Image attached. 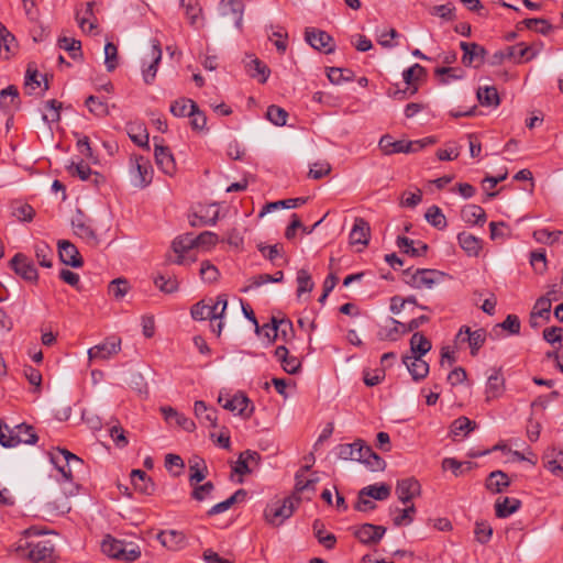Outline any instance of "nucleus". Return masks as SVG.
I'll return each instance as SVG.
<instances>
[{
	"label": "nucleus",
	"instance_id": "f257e3e1",
	"mask_svg": "<svg viewBox=\"0 0 563 563\" xmlns=\"http://www.w3.org/2000/svg\"><path fill=\"white\" fill-rule=\"evenodd\" d=\"M44 531L36 527H31L23 531V537L16 542V552L21 556L27 558L33 563H54L55 547L49 540L30 541L33 536H41Z\"/></svg>",
	"mask_w": 563,
	"mask_h": 563
},
{
	"label": "nucleus",
	"instance_id": "f03ea898",
	"mask_svg": "<svg viewBox=\"0 0 563 563\" xmlns=\"http://www.w3.org/2000/svg\"><path fill=\"white\" fill-rule=\"evenodd\" d=\"M51 461L64 478V493L66 495H75L78 490V485L75 481L77 474L84 467L82 460L65 449H58L52 453Z\"/></svg>",
	"mask_w": 563,
	"mask_h": 563
},
{
	"label": "nucleus",
	"instance_id": "7ed1b4c3",
	"mask_svg": "<svg viewBox=\"0 0 563 563\" xmlns=\"http://www.w3.org/2000/svg\"><path fill=\"white\" fill-rule=\"evenodd\" d=\"M300 499V496L294 495L283 500L269 503L264 510L265 521L273 527H279L286 519L292 516Z\"/></svg>",
	"mask_w": 563,
	"mask_h": 563
},
{
	"label": "nucleus",
	"instance_id": "20e7f679",
	"mask_svg": "<svg viewBox=\"0 0 563 563\" xmlns=\"http://www.w3.org/2000/svg\"><path fill=\"white\" fill-rule=\"evenodd\" d=\"M404 282L416 289H431L435 285L440 284L445 274L437 269L417 268L412 271L407 268L402 273Z\"/></svg>",
	"mask_w": 563,
	"mask_h": 563
},
{
	"label": "nucleus",
	"instance_id": "39448f33",
	"mask_svg": "<svg viewBox=\"0 0 563 563\" xmlns=\"http://www.w3.org/2000/svg\"><path fill=\"white\" fill-rule=\"evenodd\" d=\"M102 552L109 558L121 561H135L141 556L139 545L117 540L111 536H107L101 543Z\"/></svg>",
	"mask_w": 563,
	"mask_h": 563
},
{
	"label": "nucleus",
	"instance_id": "423d86ee",
	"mask_svg": "<svg viewBox=\"0 0 563 563\" xmlns=\"http://www.w3.org/2000/svg\"><path fill=\"white\" fill-rule=\"evenodd\" d=\"M228 306L225 295H219L214 302L205 303L203 301L196 303L191 309V317L195 320H217L222 319Z\"/></svg>",
	"mask_w": 563,
	"mask_h": 563
},
{
	"label": "nucleus",
	"instance_id": "0eeeda50",
	"mask_svg": "<svg viewBox=\"0 0 563 563\" xmlns=\"http://www.w3.org/2000/svg\"><path fill=\"white\" fill-rule=\"evenodd\" d=\"M131 176L135 187L144 188L153 177V168L150 161L143 156H133L131 158Z\"/></svg>",
	"mask_w": 563,
	"mask_h": 563
},
{
	"label": "nucleus",
	"instance_id": "6e6552de",
	"mask_svg": "<svg viewBox=\"0 0 563 563\" xmlns=\"http://www.w3.org/2000/svg\"><path fill=\"white\" fill-rule=\"evenodd\" d=\"M162 59V48L158 41H154L148 55L143 59L142 75L145 84L150 85L154 81L158 64Z\"/></svg>",
	"mask_w": 563,
	"mask_h": 563
},
{
	"label": "nucleus",
	"instance_id": "1a4fd4ad",
	"mask_svg": "<svg viewBox=\"0 0 563 563\" xmlns=\"http://www.w3.org/2000/svg\"><path fill=\"white\" fill-rule=\"evenodd\" d=\"M354 537L363 544L375 545L384 537L386 528L373 523H363L353 528Z\"/></svg>",
	"mask_w": 563,
	"mask_h": 563
},
{
	"label": "nucleus",
	"instance_id": "9d476101",
	"mask_svg": "<svg viewBox=\"0 0 563 563\" xmlns=\"http://www.w3.org/2000/svg\"><path fill=\"white\" fill-rule=\"evenodd\" d=\"M121 350V340L110 338L88 350L89 361H104L117 355Z\"/></svg>",
	"mask_w": 563,
	"mask_h": 563
},
{
	"label": "nucleus",
	"instance_id": "9b49d317",
	"mask_svg": "<svg viewBox=\"0 0 563 563\" xmlns=\"http://www.w3.org/2000/svg\"><path fill=\"white\" fill-rule=\"evenodd\" d=\"M486 341V331L477 329L472 331L470 327L463 325L456 334L457 343H467L471 349V354L476 355L478 350Z\"/></svg>",
	"mask_w": 563,
	"mask_h": 563
},
{
	"label": "nucleus",
	"instance_id": "f8f14e48",
	"mask_svg": "<svg viewBox=\"0 0 563 563\" xmlns=\"http://www.w3.org/2000/svg\"><path fill=\"white\" fill-rule=\"evenodd\" d=\"M305 38L314 49L325 54L334 51L333 38L324 31L308 27L305 32Z\"/></svg>",
	"mask_w": 563,
	"mask_h": 563
},
{
	"label": "nucleus",
	"instance_id": "ddd939ff",
	"mask_svg": "<svg viewBox=\"0 0 563 563\" xmlns=\"http://www.w3.org/2000/svg\"><path fill=\"white\" fill-rule=\"evenodd\" d=\"M218 402L224 409L236 412L244 418H249L253 412V408L247 410L250 399L243 394H235L230 398H225L222 394H220L218 397Z\"/></svg>",
	"mask_w": 563,
	"mask_h": 563
},
{
	"label": "nucleus",
	"instance_id": "4468645a",
	"mask_svg": "<svg viewBox=\"0 0 563 563\" xmlns=\"http://www.w3.org/2000/svg\"><path fill=\"white\" fill-rule=\"evenodd\" d=\"M462 63L467 67L478 68L485 60L486 51L477 43L461 42Z\"/></svg>",
	"mask_w": 563,
	"mask_h": 563
},
{
	"label": "nucleus",
	"instance_id": "2eb2a0df",
	"mask_svg": "<svg viewBox=\"0 0 563 563\" xmlns=\"http://www.w3.org/2000/svg\"><path fill=\"white\" fill-rule=\"evenodd\" d=\"M10 266L15 272V274L21 276L23 279L27 282L37 280V271L33 262L24 254H15L10 261Z\"/></svg>",
	"mask_w": 563,
	"mask_h": 563
},
{
	"label": "nucleus",
	"instance_id": "dca6fc26",
	"mask_svg": "<svg viewBox=\"0 0 563 563\" xmlns=\"http://www.w3.org/2000/svg\"><path fill=\"white\" fill-rule=\"evenodd\" d=\"M505 393V378L500 368H493L485 385V400L490 402Z\"/></svg>",
	"mask_w": 563,
	"mask_h": 563
},
{
	"label": "nucleus",
	"instance_id": "f3484780",
	"mask_svg": "<svg viewBox=\"0 0 563 563\" xmlns=\"http://www.w3.org/2000/svg\"><path fill=\"white\" fill-rule=\"evenodd\" d=\"M395 494L397 495L399 501H401L404 505H407L415 497L421 494V485L413 477L399 479L396 484Z\"/></svg>",
	"mask_w": 563,
	"mask_h": 563
},
{
	"label": "nucleus",
	"instance_id": "a211bd4d",
	"mask_svg": "<svg viewBox=\"0 0 563 563\" xmlns=\"http://www.w3.org/2000/svg\"><path fill=\"white\" fill-rule=\"evenodd\" d=\"M389 321L393 324V328L386 331L385 336L389 340H396L398 334L412 332L423 323H427L429 321V317L420 316L410 320L408 323H402L394 318H390Z\"/></svg>",
	"mask_w": 563,
	"mask_h": 563
},
{
	"label": "nucleus",
	"instance_id": "6ab92c4d",
	"mask_svg": "<svg viewBox=\"0 0 563 563\" xmlns=\"http://www.w3.org/2000/svg\"><path fill=\"white\" fill-rule=\"evenodd\" d=\"M379 148L386 155H391L395 153H413L417 152L413 142L400 140L395 141L390 135L386 134L379 140Z\"/></svg>",
	"mask_w": 563,
	"mask_h": 563
},
{
	"label": "nucleus",
	"instance_id": "aec40b11",
	"mask_svg": "<svg viewBox=\"0 0 563 563\" xmlns=\"http://www.w3.org/2000/svg\"><path fill=\"white\" fill-rule=\"evenodd\" d=\"M402 363L416 382L426 378L429 374V364L423 360V356L413 354L405 355L402 356Z\"/></svg>",
	"mask_w": 563,
	"mask_h": 563
},
{
	"label": "nucleus",
	"instance_id": "412c9836",
	"mask_svg": "<svg viewBox=\"0 0 563 563\" xmlns=\"http://www.w3.org/2000/svg\"><path fill=\"white\" fill-rule=\"evenodd\" d=\"M60 261L71 267L82 266V258L78 249L67 240H59L57 243Z\"/></svg>",
	"mask_w": 563,
	"mask_h": 563
},
{
	"label": "nucleus",
	"instance_id": "4be33fe9",
	"mask_svg": "<svg viewBox=\"0 0 563 563\" xmlns=\"http://www.w3.org/2000/svg\"><path fill=\"white\" fill-rule=\"evenodd\" d=\"M154 156L156 165L164 174L173 176L176 173L175 158L168 147L155 144Z\"/></svg>",
	"mask_w": 563,
	"mask_h": 563
},
{
	"label": "nucleus",
	"instance_id": "5701e85b",
	"mask_svg": "<svg viewBox=\"0 0 563 563\" xmlns=\"http://www.w3.org/2000/svg\"><path fill=\"white\" fill-rule=\"evenodd\" d=\"M336 450L338 456L342 460L362 462L366 453L369 452V446L364 445L362 441H356L350 444H341Z\"/></svg>",
	"mask_w": 563,
	"mask_h": 563
},
{
	"label": "nucleus",
	"instance_id": "b1692460",
	"mask_svg": "<svg viewBox=\"0 0 563 563\" xmlns=\"http://www.w3.org/2000/svg\"><path fill=\"white\" fill-rule=\"evenodd\" d=\"M220 10L223 16H231L238 29L242 27L244 13L243 0H222Z\"/></svg>",
	"mask_w": 563,
	"mask_h": 563
},
{
	"label": "nucleus",
	"instance_id": "393cba45",
	"mask_svg": "<svg viewBox=\"0 0 563 563\" xmlns=\"http://www.w3.org/2000/svg\"><path fill=\"white\" fill-rule=\"evenodd\" d=\"M71 225L74 229L75 234L86 241L89 245H97L98 244V236L91 227V224L84 219L81 214L74 218L71 221Z\"/></svg>",
	"mask_w": 563,
	"mask_h": 563
},
{
	"label": "nucleus",
	"instance_id": "a878e982",
	"mask_svg": "<svg viewBox=\"0 0 563 563\" xmlns=\"http://www.w3.org/2000/svg\"><path fill=\"white\" fill-rule=\"evenodd\" d=\"M261 455L256 451L246 450L242 452L234 466V472L243 476L252 473L253 468L258 465Z\"/></svg>",
	"mask_w": 563,
	"mask_h": 563
},
{
	"label": "nucleus",
	"instance_id": "bb28decb",
	"mask_svg": "<svg viewBox=\"0 0 563 563\" xmlns=\"http://www.w3.org/2000/svg\"><path fill=\"white\" fill-rule=\"evenodd\" d=\"M369 232L371 229L368 222L363 218H356L350 232V243L352 245L366 246L369 240Z\"/></svg>",
	"mask_w": 563,
	"mask_h": 563
},
{
	"label": "nucleus",
	"instance_id": "cd10ccee",
	"mask_svg": "<svg viewBox=\"0 0 563 563\" xmlns=\"http://www.w3.org/2000/svg\"><path fill=\"white\" fill-rule=\"evenodd\" d=\"M157 540L168 550L177 551L186 545V537L181 531L167 530L157 534Z\"/></svg>",
	"mask_w": 563,
	"mask_h": 563
},
{
	"label": "nucleus",
	"instance_id": "c85d7f7f",
	"mask_svg": "<svg viewBox=\"0 0 563 563\" xmlns=\"http://www.w3.org/2000/svg\"><path fill=\"white\" fill-rule=\"evenodd\" d=\"M181 5L185 8V14L192 27L200 30L205 25L202 16V9L197 0H181Z\"/></svg>",
	"mask_w": 563,
	"mask_h": 563
},
{
	"label": "nucleus",
	"instance_id": "c756f323",
	"mask_svg": "<svg viewBox=\"0 0 563 563\" xmlns=\"http://www.w3.org/2000/svg\"><path fill=\"white\" fill-rule=\"evenodd\" d=\"M95 2L90 1L86 3L85 11L81 13L80 10L76 11V21L84 33H91L97 29V19L93 13Z\"/></svg>",
	"mask_w": 563,
	"mask_h": 563
},
{
	"label": "nucleus",
	"instance_id": "7c9ffc66",
	"mask_svg": "<svg viewBox=\"0 0 563 563\" xmlns=\"http://www.w3.org/2000/svg\"><path fill=\"white\" fill-rule=\"evenodd\" d=\"M194 412L199 422L206 427L217 426V410L207 406L202 400L195 401Z\"/></svg>",
	"mask_w": 563,
	"mask_h": 563
},
{
	"label": "nucleus",
	"instance_id": "2f4dec72",
	"mask_svg": "<svg viewBox=\"0 0 563 563\" xmlns=\"http://www.w3.org/2000/svg\"><path fill=\"white\" fill-rule=\"evenodd\" d=\"M544 466L554 475H563V450L549 449L543 455Z\"/></svg>",
	"mask_w": 563,
	"mask_h": 563
},
{
	"label": "nucleus",
	"instance_id": "473e14b6",
	"mask_svg": "<svg viewBox=\"0 0 563 563\" xmlns=\"http://www.w3.org/2000/svg\"><path fill=\"white\" fill-rule=\"evenodd\" d=\"M540 52V48L534 46H525L522 43L508 48V57L515 62H529L534 58Z\"/></svg>",
	"mask_w": 563,
	"mask_h": 563
},
{
	"label": "nucleus",
	"instance_id": "72a5a7b5",
	"mask_svg": "<svg viewBox=\"0 0 563 563\" xmlns=\"http://www.w3.org/2000/svg\"><path fill=\"white\" fill-rule=\"evenodd\" d=\"M461 218L468 224L483 225L486 222L485 210L477 205H467L461 211Z\"/></svg>",
	"mask_w": 563,
	"mask_h": 563
},
{
	"label": "nucleus",
	"instance_id": "f704fd0d",
	"mask_svg": "<svg viewBox=\"0 0 563 563\" xmlns=\"http://www.w3.org/2000/svg\"><path fill=\"white\" fill-rule=\"evenodd\" d=\"M397 245L400 250H402L404 253L409 254L411 256H422L426 254L428 250L427 244L420 241L415 242L413 240L407 236H398Z\"/></svg>",
	"mask_w": 563,
	"mask_h": 563
},
{
	"label": "nucleus",
	"instance_id": "c9c22d12",
	"mask_svg": "<svg viewBox=\"0 0 563 563\" xmlns=\"http://www.w3.org/2000/svg\"><path fill=\"white\" fill-rule=\"evenodd\" d=\"M457 241H459L460 246L470 256H477L479 251L482 250V241L471 233L461 232L457 235Z\"/></svg>",
	"mask_w": 563,
	"mask_h": 563
},
{
	"label": "nucleus",
	"instance_id": "e433bc0d",
	"mask_svg": "<svg viewBox=\"0 0 563 563\" xmlns=\"http://www.w3.org/2000/svg\"><path fill=\"white\" fill-rule=\"evenodd\" d=\"M510 484L508 475L501 471L492 472L486 479V488L492 493H501Z\"/></svg>",
	"mask_w": 563,
	"mask_h": 563
},
{
	"label": "nucleus",
	"instance_id": "4c0bfd02",
	"mask_svg": "<svg viewBox=\"0 0 563 563\" xmlns=\"http://www.w3.org/2000/svg\"><path fill=\"white\" fill-rule=\"evenodd\" d=\"M131 481L135 489L143 494L151 495L154 492V483L142 470H133Z\"/></svg>",
	"mask_w": 563,
	"mask_h": 563
},
{
	"label": "nucleus",
	"instance_id": "58836bf2",
	"mask_svg": "<svg viewBox=\"0 0 563 563\" xmlns=\"http://www.w3.org/2000/svg\"><path fill=\"white\" fill-rule=\"evenodd\" d=\"M432 347L431 341L422 333L415 332L410 339V354L424 356Z\"/></svg>",
	"mask_w": 563,
	"mask_h": 563
},
{
	"label": "nucleus",
	"instance_id": "ea45409f",
	"mask_svg": "<svg viewBox=\"0 0 563 563\" xmlns=\"http://www.w3.org/2000/svg\"><path fill=\"white\" fill-rule=\"evenodd\" d=\"M246 69L251 77H258V81L264 84L267 81L271 74L269 68L258 58H251L246 63Z\"/></svg>",
	"mask_w": 563,
	"mask_h": 563
},
{
	"label": "nucleus",
	"instance_id": "a19ab883",
	"mask_svg": "<svg viewBox=\"0 0 563 563\" xmlns=\"http://www.w3.org/2000/svg\"><path fill=\"white\" fill-rule=\"evenodd\" d=\"M19 103V91L14 86H8L0 91V106L4 111L15 109Z\"/></svg>",
	"mask_w": 563,
	"mask_h": 563
},
{
	"label": "nucleus",
	"instance_id": "79ce46f5",
	"mask_svg": "<svg viewBox=\"0 0 563 563\" xmlns=\"http://www.w3.org/2000/svg\"><path fill=\"white\" fill-rule=\"evenodd\" d=\"M520 500L516 498L505 497L496 501V515L499 518H506L516 512L520 507Z\"/></svg>",
	"mask_w": 563,
	"mask_h": 563
},
{
	"label": "nucleus",
	"instance_id": "37998d69",
	"mask_svg": "<svg viewBox=\"0 0 563 563\" xmlns=\"http://www.w3.org/2000/svg\"><path fill=\"white\" fill-rule=\"evenodd\" d=\"M477 99L482 106L497 107L500 102L497 89L494 86L479 87Z\"/></svg>",
	"mask_w": 563,
	"mask_h": 563
},
{
	"label": "nucleus",
	"instance_id": "c03bdc74",
	"mask_svg": "<svg viewBox=\"0 0 563 563\" xmlns=\"http://www.w3.org/2000/svg\"><path fill=\"white\" fill-rule=\"evenodd\" d=\"M18 439H21L20 444H35L38 438L32 426L21 423L14 427V440Z\"/></svg>",
	"mask_w": 563,
	"mask_h": 563
},
{
	"label": "nucleus",
	"instance_id": "a18cd8bd",
	"mask_svg": "<svg viewBox=\"0 0 563 563\" xmlns=\"http://www.w3.org/2000/svg\"><path fill=\"white\" fill-rule=\"evenodd\" d=\"M424 74V68L419 64H415L411 67L407 68L402 73L404 81L408 85L407 90H410V96L415 95L418 88L413 86L415 81H417Z\"/></svg>",
	"mask_w": 563,
	"mask_h": 563
},
{
	"label": "nucleus",
	"instance_id": "49530a36",
	"mask_svg": "<svg viewBox=\"0 0 563 563\" xmlns=\"http://www.w3.org/2000/svg\"><path fill=\"white\" fill-rule=\"evenodd\" d=\"M313 531L319 543L322 544L325 549L331 550L334 548L336 543L335 536L333 533L325 532L324 527L320 520H314Z\"/></svg>",
	"mask_w": 563,
	"mask_h": 563
},
{
	"label": "nucleus",
	"instance_id": "de8ad7c7",
	"mask_svg": "<svg viewBox=\"0 0 563 563\" xmlns=\"http://www.w3.org/2000/svg\"><path fill=\"white\" fill-rule=\"evenodd\" d=\"M307 201V198H290V199H285V200H278V201H275V202H271V203H267L264 209L262 210V212L260 213V216H264L266 212H271L272 210H276V209H279V208H286V209H294V208H297L301 205H303L305 202Z\"/></svg>",
	"mask_w": 563,
	"mask_h": 563
},
{
	"label": "nucleus",
	"instance_id": "09e8293b",
	"mask_svg": "<svg viewBox=\"0 0 563 563\" xmlns=\"http://www.w3.org/2000/svg\"><path fill=\"white\" fill-rule=\"evenodd\" d=\"M58 46L69 53L73 59L81 58V43L73 37L63 36L58 38Z\"/></svg>",
	"mask_w": 563,
	"mask_h": 563
},
{
	"label": "nucleus",
	"instance_id": "8fccbe9b",
	"mask_svg": "<svg viewBox=\"0 0 563 563\" xmlns=\"http://www.w3.org/2000/svg\"><path fill=\"white\" fill-rule=\"evenodd\" d=\"M476 427L475 421H472L467 417H459L451 424V433L454 437L460 434L467 435L471 431H473Z\"/></svg>",
	"mask_w": 563,
	"mask_h": 563
},
{
	"label": "nucleus",
	"instance_id": "3c124183",
	"mask_svg": "<svg viewBox=\"0 0 563 563\" xmlns=\"http://www.w3.org/2000/svg\"><path fill=\"white\" fill-rule=\"evenodd\" d=\"M390 486L384 483L379 485H368L363 488V495H367L376 500H386L390 496Z\"/></svg>",
	"mask_w": 563,
	"mask_h": 563
},
{
	"label": "nucleus",
	"instance_id": "603ef678",
	"mask_svg": "<svg viewBox=\"0 0 563 563\" xmlns=\"http://www.w3.org/2000/svg\"><path fill=\"white\" fill-rule=\"evenodd\" d=\"M35 256L41 266L52 267L53 250L45 242L35 244Z\"/></svg>",
	"mask_w": 563,
	"mask_h": 563
},
{
	"label": "nucleus",
	"instance_id": "864d4df0",
	"mask_svg": "<svg viewBox=\"0 0 563 563\" xmlns=\"http://www.w3.org/2000/svg\"><path fill=\"white\" fill-rule=\"evenodd\" d=\"M426 220L437 229H444L446 227V219L442 210L438 206H431L426 214Z\"/></svg>",
	"mask_w": 563,
	"mask_h": 563
},
{
	"label": "nucleus",
	"instance_id": "5fc2aeb1",
	"mask_svg": "<svg viewBox=\"0 0 563 563\" xmlns=\"http://www.w3.org/2000/svg\"><path fill=\"white\" fill-rule=\"evenodd\" d=\"M155 286L165 294H173L178 290L179 283L175 276L159 275L154 279Z\"/></svg>",
	"mask_w": 563,
	"mask_h": 563
},
{
	"label": "nucleus",
	"instance_id": "6e6d98bb",
	"mask_svg": "<svg viewBox=\"0 0 563 563\" xmlns=\"http://www.w3.org/2000/svg\"><path fill=\"white\" fill-rule=\"evenodd\" d=\"M288 113L285 109L272 104L267 108L266 119L277 126H284L287 122Z\"/></svg>",
	"mask_w": 563,
	"mask_h": 563
},
{
	"label": "nucleus",
	"instance_id": "4d7b16f0",
	"mask_svg": "<svg viewBox=\"0 0 563 563\" xmlns=\"http://www.w3.org/2000/svg\"><path fill=\"white\" fill-rule=\"evenodd\" d=\"M196 109V102L191 99L180 98L170 104V112L175 117H186L190 110Z\"/></svg>",
	"mask_w": 563,
	"mask_h": 563
},
{
	"label": "nucleus",
	"instance_id": "13d9d810",
	"mask_svg": "<svg viewBox=\"0 0 563 563\" xmlns=\"http://www.w3.org/2000/svg\"><path fill=\"white\" fill-rule=\"evenodd\" d=\"M435 75L442 77V84H449L451 80L462 79L465 73L457 67H440L435 69Z\"/></svg>",
	"mask_w": 563,
	"mask_h": 563
},
{
	"label": "nucleus",
	"instance_id": "bf43d9fd",
	"mask_svg": "<svg viewBox=\"0 0 563 563\" xmlns=\"http://www.w3.org/2000/svg\"><path fill=\"white\" fill-rule=\"evenodd\" d=\"M86 106L89 109V111L96 117H106L109 114L108 104L98 97L89 96L86 99Z\"/></svg>",
	"mask_w": 563,
	"mask_h": 563
},
{
	"label": "nucleus",
	"instance_id": "052dcab7",
	"mask_svg": "<svg viewBox=\"0 0 563 563\" xmlns=\"http://www.w3.org/2000/svg\"><path fill=\"white\" fill-rule=\"evenodd\" d=\"M297 296L300 297L305 292H310L313 289V282L309 272L305 268L299 269L297 273Z\"/></svg>",
	"mask_w": 563,
	"mask_h": 563
},
{
	"label": "nucleus",
	"instance_id": "680f3d73",
	"mask_svg": "<svg viewBox=\"0 0 563 563\" xmlns=\"http://www.w3.org/2000/svg\"><path fill=\"white\" fill-rule=\"evenodd\" d=\"M20 441L21 439L14 440V428H9L0 420V444L3 448H14L20 444Z\"/></svg>",
	"mask_w": 563,
	"mask_h": 563
},
{
	"label": "nucleus",
	"instance_id": "e2e57ef3",
	"mask_svg": "<svg viewBox=\"0 0 563 563\" xmlns=\"http://www.w3.org/2000/svg\"><path fill=\"white\" fill-rule=\"evenodd\" d=\"M329 80L334 85H340L344 81L352 80L353 73L350 69L331 67L327 74Z\"/></svg>",
	"mask_w": 563,
	"mask_h": 563
},
{
	"label": "nucleus",
	"instance_id": "0e129e2a",
	"mask_svg": "<svg viewBox=\"0 0 563 563\" xmlns=\"http://www.w3.org/2000/svg\"><path fill=\"white\" fill-rule=\"evenodd\" d=\"M14 42V36L0 23V54L4 53V57L8 58Z\"/></svg>",
	"mask_w": 563,
	"mask_h": 563
},
{
	"label": "nucleus",
	"instance_id": "69168bd1",
	"mask_svg": "<svg viewBox=\"0 0 563 563\" xmlns=\"http://www.w3.org/2000/svg\"><path fill=\"white\" fill-rule=\"evenodd\" d=\"M195 246L196 242L192 234L180 235L176 238L172 243V249L175 253H185Z\"/></svg>",
	"mask_w": 563,
	"mask_h": 563
},
{
	"label": "nucleus",
	"instance_id": "338daca9",
	"mask_svg": "<svg viewBox=\"0 0 563 563\" xmlns=\"http://www.w3.org/2000/svg\"><path fill=\"white\" fill-rule=\"evenodd\" d=\"M399 37V33L395 29L377 30V42L385 48H393L397 43L393 42L394 38Z\"/></svg>",
	"mask_w": 563,
	"mask_h": 563
},
{
	"label": "nucleus",
	"instance_id": "774afa93",
	"mask_svg": "<svg viewBox=\"0 0 563 563\" xmlns=\"http://www.w3.org/2000/svg\"><path fill=\"white\" fill-rule=\"evenodd\" d=\"M522 23L527 29L533 30L543 35H547L552 30V25L545 19H526L522 21Z\"/></svg>",
	"mask_w": 563,
	"mask_h": 563
}]
</instances>
